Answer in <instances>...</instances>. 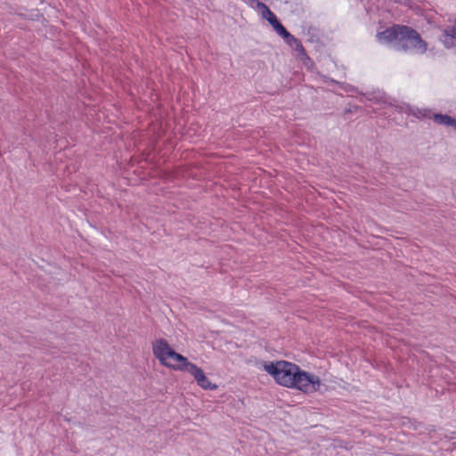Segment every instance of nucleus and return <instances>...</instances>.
Instances as JSON below:
<instances>
[{
	"label": "nucleus",
	"mask_w": 456,
	"mask_h": 456,
	"mask_svg": "<svg viewBox=\"0 0 456 456\" xmlns=\"http://www.w3.org/2000/svg\"><path fill=\"white\" fill-rule=\"evenodd\" d=\"M367 99H368V100H372L373 98H372V97H370V96H367Z\"/></svg>",
	"instance_id": "10"
},
{
	"label": "nucleus",
	"mask_w": 456,
	"mask_h": 456,
	"mask_svg": "<svg viewBox=\"0 0 456 456\" xmlns=\"http://www.w3.org/2000/svg\"><path fill=\"white\" fill-rule=\"evenodd\" d=\"M264 370L273 378L277 384L304 393L315 392L321 386V379L318 376L305 371L298 365L287 361L265 362Z\"/></svg>",
	"instance_id": "1"
},
{
	"label": "nucleus",
	"mask_w": 456,
	"mask_h": 456,
	"mask_svg": "<svg viewBox=\"0 0 456 456\" xmlns=\"http://www.w3.org/2000/svg\"><path fill=\"white\" fill-rule=\"evenodd\" d=\"M444 35L445 37H449L451 38H456V28H451L449 29H445L444 31Z\"/></svg>",
	"instance_id": "9"
},
{
	"label": "nucleus",
	"mask_w": 456,
	"mask_h": 456,
	"mask_svg": "<svg viewBox=\"0 0 456 456\" xmlns=\"http://www.w3.org/2000/svg\"><path fill=\"white\" fill-rule=\"evenodd\" d=\"M403 25H394L382 32L377 34V38L381 44H393L394 48L400 40V32H402Z\"/></svg>",
	"instance_id": "5"
},
{
	"label": "nucleus",
	"mask_w": 456,
	"mask_h": 456,
	"mask_svg": "<svg viewBox=\"0 0 456 456\" xmlns=\"http://www.w3.org/2000/svg\"><path fill=\"white\" fill-rule=\"evenodd\" d=\"M323 81L324 82H329V83H331V84L338 85L339 87L344 92H346L347 94H353V93H356L357 92V88L356 87H354V86L349 85L347 83L338 82V81H336L335 79L329 78V77H326L323 78Z\"/></svg>",
	"instance_id": "8"
},
{
	"label": "nucleus",
	"mask_w": 456,
	"mask_h": 456,
	"mask_svg": "<svg viewBox=\"0 0 456 456\" xmlns=\"http://www.w3.org/2000/svg\"><path fill=\"white\" fill-rule=\"evenodd\" d=\"M285 42L296 52H297L302 58L309 59L306 55V53L302 43L293 35H290L289 37L287 40H285Z\"/></svg>",
	"instance_id": "6"
},
{
	"label": "nucleus",
	"mask_w": 456,
	"mask_h": 456,
	"mask_svg": "<svg viewBox=\"0 0 456 456\" xmlns=\"http://www.w3.org/2000/svg\"><path fill=\"white\" fill-rule=\"evenodd\" d=\"M401 29L400 40L395 46V50L418 54H423L427 52V43L414 28L403 25Z\"/></svg>",
	"instance_id": "3"
},
{
	"label": "nucleus",
	"mask_w": 456,
	"mask_h": 456,
	"mask_svg": "<svg viewBox=\"0 0 456 456\" xmlns=\"http://www.w3.org/2000/svg\"><path fill=\"white\" fill-rule=\"evenodd\" d=\"M434 120L438 124L456 128V119L446 114H435Z\"/></svg>",
	"instance_id": "7"
},
{
	"label": "nucleus",
	"mask_w": 456,
	"mask_h": 456,
	"mask_svg": "<svg viewBox=\"0 0 456 456\" xmlns=\"http://www.w3.org/2000/svg\"><path fill=\"white\" fill-rule=\"evenodd\" d=\"M152 352L162 365L175 370L190 373L203 389L214 390L216 388V386L209 381L200 367L172 349L167 340L163 338L156 339L152 344Z\"/></svg>",
	"instance_id": "2"
},
{
	"label": "nucleus",
	"mask_w": 456,
	"mask_h": 456,
	"mask_svg": "<svg viewBox=\"0 0 456 456\" xmlns=\"http://www.w3.org/2000/svg\"><path fill=\"white\" fill-rule=\"evenodd\" d=\"M247 4L253 9L256 10L261 17L266 20L274 28L276 33L281 36L284 40H287L291 35L285 27L278 20L275 14L269 9V7L259 0L248 1Z\"/></svg>",
	"instance_id": "4"
}]
</instances>
